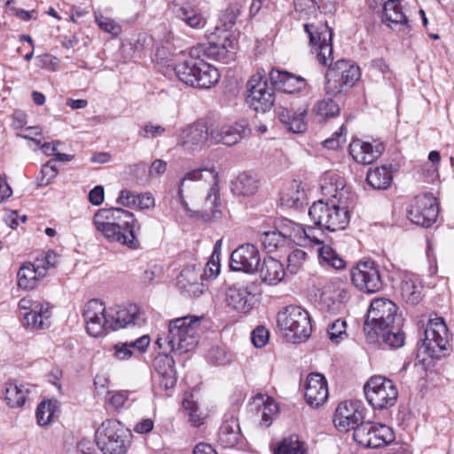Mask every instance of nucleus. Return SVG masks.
Wrapping results in <instances>:
<instances>
[{"label":"nucleus","instance_id":"obj_39","mask_svg":"<svg viewBox=\"0 0 454 454\" xmlns=\"http://www.w3.org/2000/svg\"><path fill=\"white\" fill-rule=\"evenodd\" d=\"M259 188L258 180L250 174L241 173L231 183V190L234 195L249 197L254 195Z\"/></svg>","mask_w":454,"mask_h":454},{"label":"nucleus","instance_id":"obj_52","mask_svg":"<svg viewBox=\"0 0 454 454\" xmlns=\"http://www.w3.org/2000/svg\"><path fill=\"white\" fill-rule=\"evenodd\" d=\"M327 333L333 342L339 343L347 337L346 322L341 319L335 320L328 326Z\"/></svg>","mask_w":454,"mask_h":454},{"label":"nucleus","instance_id":"obj_51","mask_svg":"<svg viewBox=\"0 0 454 454\" xmlns=\"http://www.w3.org/2000/svg\"><path fill=\"white\" fill-rule=\"evenodd\" d=\"M241 5L239 3L231 4L220 15V21L226 30L231 28L241 13Z\"/></svg>","mask_w":454,"mask_h":454},{"label":"nucleus","instance_id":"obj_34","mask_svg":"<svg viewBox=\"0 0 454 454\" xmlns=\"http://www.w3.org/2000/svg\"><path fill=\"white\" fill-rule=\"evenodd\" d=\"M258 270L262 281L270 286L281 282L286 275L283 264L272 257L264 258Z\"/></svg>","mask_w":454,"mask_h":454},{"label":"nucleus","instance_id":"obj_48","mask_svg":"<svg viewBox=\"0 0 454 454\" xmlns=\"http://www.w3.org/2000/svg\"><path fill=\"white\" fill-rule=\"evenodd\" d=\"M56 411V402L51 400L42 402L36 409V419L38 424L40 426L49 425Z\"/></svg>","mask_w":454,"mask_h":454},{"label":"nucleus","instance_id":"obj_37","mask_svg":"<svg viewBox=\"0 0 454 454\" xmlns=\"http://www.w3.org/2000/svg\"><path fill=\"white\" fill-rule=\"evenodd\" d=\"M281 205L287 207H300L306 202V193L301 182H291L281 192Z\"/></svg>","mask_w":454,"mask_h":454},{"label":"nucleus","instance_id":"obj_21","mask_svg":"<svg viewBox=\"0 0 454 454\" xmlns=\"http://www.w3.org/2000/svg\"><path fill=\"white\" fill-rule=\"evenodd\" d=\"M249 133L247 122L243 120L231 125L224 124L211 128L210 140L215 144L232 146Z\"/></svg>","mask_w":454,"mask_h":454},{"label":"nucleus","instance_id":"obj_18","mask_svg":"<svg viewBox=\"0 0 454 454\" xmlns=\"http://www.w3.org/2000/svg\"><path fill=\"white\" fill-rule=\"evenodd\" d=\"M351 279L361 291L376 293L382 287L380 271L374 262H360L351 270Z\"/></svg>","mask_w":454,"mask_h":454},{"label":"nucleus","instance_id":"obj_26","mask_svg":"<svg viewBox=\"0 0 454 454\" xmlns=\"http://www.w3.org/2000/svg\"><path fill=\"white\" fill-rule=\"evenodd\" d=\"M385 146L382 143H377L375 145L362 140H354L349 145V153L353 159L364 165L372 164L384 152Z\"/></svg>","mask_w":454,"mask_h":454},{"label":"nucleus","instance_id":"obj_2","mask_svg":"<svg viewBox=\"0 0 454 454\" xmlns=\"http://www.w3.org/2000/svg\"><path fill=\"white\" fill-rule=\"evenodd\" d=\"M309 35L312 51L317 52V59L323 66L330 65L325 74V90L330 96H337L353 87L360 78V69L349 61L340 59L333 62V31L326 23L304 24Z\"/></svg>","mask_w":454,"mask_h":454},{"label":"nucleus","instance_id":"obj_38","mask_svg":"<svg viewBox=\"0 0 454 454\" xmlns=\"http://www.w3.org/2000/svg\"><path fill=\"white\" fill-rule=\"evenodd\" d=\"M200 57L192 54V48L190 51L188 59L178 63L175 67V73L178 79L187 85L192 86L196 81L197 67Z\"/></svg>","mask_w":454,"mask_h":454},{"label":"nucleus","instance_id":"obj_63","mask_svg":"<svg viewBox=\"0 0 454 454\" xmlns=\"http://www.w3.org/2000/svg\"><path fill=\"white\" fill-rule=\"evenodd\" d=\"M41 173L43 176V179L44 178L46 179V181H45L46 184L51 179H53L58 174V169H57L56 162L54 161V160H50L47 163H45L41 169Z\"/></svg>","mask_w":454,"mask_h":454},{"label":"nucleus","instance_id":"obj_43","mask_svg":"<svg viewBox=\"0 0 454 454\" xmlns=\"http://www.w3.org/2000/svg\"><path fill=\"white\" fill-rule=\"evenodd\" d=\"M278 228L284 239H290L302 246V235H306L305 228L302 225L285 218L280 220Z\"/></svg>","mask_w":454,"mask_h":454},{"label":"nucleus","instance_id":"obj_49","mask_svg":"<svg viewBox=\"0 0 454 454\" xmlns=\"http://www.w3.org/2000/svg\"><path fill=\"white\" fill-rule=\"evenodd\" d=\"M183 406L185 411H188L189 421L194 426L199 427L203 424L205 419V415L200 410V407L197 403L189 397L184 398L183 401Z\"/></svg>","mask_w":454,"mask_h":454},{"label":"nucleus","instance_id":"obj_45","mask_svg":"<svg viewBox=\"0 0 454 454\" xmlns=\"http://www.w3.org/2000/svg\"><path fill=\"white\" fill-rule=\"evenodd\" d=\"M176 16L191 27H200L205 23L202 15L197 10L189 5L179 7L176 11Z\"/></svg>","mask_w":454,"mask_h":454},{"label":"nucleus","instance_id":"obj_33","mask_svg":"<svg viewBox=\"0 0 454 454\" xmlns=\"http://www.w3.org/2000/svg\"><path fill=\"white\" fill-rule=\"evenodd\" d=\"M153 367L161 378L160 385L166 389L174 387L176 377L173 358L166 354H159L153 360Z\"/></svg>","mask_w":454,"mask_h":454},{"label":"nucleus","instance_id":"obj_13","mask_svg":"<svg viewBox=\"0 0 454 454\" xmlns=\"http://www.w3.org/2000/svg\"><path fill=\"white\" fill-rule=\"evenodd\" d=\"M22 325L33 330H43L51 325V307L49 302L29 296L19 301Z\"/></svg>","mask_w":454,"mask_h":454},{"label":"nucleus","instance_id":"obj_7","mask_svg":"<svg viewBox=\"0 0 454 454\" xmlns=\"http://www.w3.org/2000/svg\"><path fill=\"white\" fill-rule=\"evenodd\" d=\"M129 430L118 420L106 419L95 433V441L104 454H125L129 446Z\"/></svg>","mask_w":454,"mask_h":454},{"label":"nucleus","instance_id":"obj_55","mask_svg":"<svg viewBox=\"0 0 454 454\" xmlns=\"http://www.w3.org/2000/svg\"><path fill=\"white\" fill-rule=\"evenodd\" d=\"M96 23L104 31L117 35L121 33V27L112 19L96 14Z\"/></svg>","mask_w":454,"mask_h":454},{"label":"nucleus","instance_id":"obj_29","mask_svg":"<svg viewBox=\"0 0 454 454\" xmlns=\"http://www.w3.org/2000/svg\"><path fill=\"white\" fill-rule=\"evenodd\" d=\"M382 21L392 29L406 31L408 20L403 12L400 0H387L383 6Z\"/></svg>","mask_w":454,"mask_h":454},{"label":"nucleus","instance_id":"obj_57","mask_svg":"<svg viewBox=\"0 0 454 454\" xmlns=\"http://www.w3.org/2000/svg\"><path fill=\"white\" fill-rule=\"evenodd\" d=\"M208 358L220 365L227 364L231 360V356L220 347H213L208 352Z\"/></svg>","mask_w":454,"mask_h":454},{"label":"nucleus","instance_id":"obj_54","mask_svg":"<svg viewBox=\"0 0 454 454\" xmlns=\"http://www.w3.org/2000/svg\"><path fill=\"white\" fill-rule=\"evenodd\" d=\"M307 254L299 248L294 249L287 257V269L294 274L296 273L306 260Z\"/></svg>","mask_w":454,"mask_h":454},{"label":"nucleus","instance_id":"obj_24","mask_svg":"<svg viewBox=\"0 0 454 454\" xmlns=\"http://www.w3.org/2000/svg\"><path fill=\"white\" fill-rule=\"evenodd\" d=\"M308 114L306 106H300L295 112L279 106L277 108V115L284 127L293 133H303L307 129V121L305 117Z\"/></svg>","mask_w":454,"mask_h":454},{"label":"nucleus","instance_id":"obj_44","mask_svg":"<svg viewBox=\"0 0 454 454\" xmlns=\"http://www.w3.org/2000/svg\"><path fill=\"white\" fill-rule=\"evenodd\" d=\"M339 113V106L330 98L318 101L313 107V114L318 122L333 118L338 115Z\"/></svg>","mask_w":454,"mask_h":454},{"label":"nucleus","instance_id":"obj_20","mask_svg":"<svg viewBox=\"0 0 454 454\" xmlns=\"http://www.w3.org/2000/svg\"><path fill=\"white\" fill-rule=\"evenodd\" d=\"M260 261L261 257L257 247L252 244H244L231 253L230 268L233 271L252 274L258 270Z\"/></svg>","mask_w":454,"mask_h":454},{"label":"nucleus","instance_id":"obj_16","mask_svg":"<svg viewBox=\"0 0 454 454\" xmlns=\"http://www.w3.org/2000/svg\"><path fill=\"white\" fill-rule=\"evenodd\" d=\"M247 101L256 112H266L272 107L275 101L274 90L262 75H253L247 82Z\"/></svg>","mask_w":454,"mask_h":454},{"label":"nucleus","instance_id":"obj_64","mask_svg":"<svg viewBox=\"0 0 454 454\" xmlns=\"http://www.w3.org/2000/svg\"><path fill=\"white\" fill-rule=\"evenodd\" d=\"M129 394L127 391H119L113 394L109 398V403L115 409L122 408L127 402Z\"/></svg>","mask_w":454,"mask_h":454},{"label":"nucleus","instance_id":"obj_61","mask_svg":"<svg viewBox=\"0 0 454 454\" xmlns=\"http://www.w3.org/2000/svg\"><path fill=\"white\" fill-rule=\"evenodd\" d=\"M294 9L301 13L309 14L317 11L314 0H294Z\"/></svg>","mask_w":454,"mask_h":454},{"label":"nucleus","instance_id":"obj_59","mask_svg":"<svg viewBox=\"0 0 454 454\" xmlns=\"http://www.w3.org/2000/svg\"><path fill=\"white\" fill-rule=\"evenodd\" d=\"M35 262L38 266L44 269L45 275L50 268L55 267L58 263V254L53 251H48L43 257L36 258Z\"/></svg>","mask_w":454,"mask_h":454},{"label":"nucleus","instance_id":"obj_27","mask_svg":"<svg viewBox=\"0 0 454 454\" xmlns=\"http://www.w3.org/2000/svg\"><path fill=\"white\" fill-rule=\"evenodd\" d=\"M346 296L347 292L340 287L339 283L330 282L322 289L319 305L330 313H336L340 310Z\"/></svg>","mask_w":454,"mask_h":454},{"label":"nucleus","instance_id":"obj_47","mask_svg":"<svg viewBox=\"0 0 454 454\" xmlns=\"http://www.w3.org/2000/svg\"><path fill=\"white\" fill-rule=\"evenodd\" d=\"M318 255L323 262L333 269L341 270L345 268L344 260L330 246H321L318 248Z\"/></svg>","mask_w":454,"mask_h":454},{"label":"nucleus","instance_id":"obj_30","mask_svg":"<svg viewBox=\"0 0 454 454\" xmlns=\"http://www.w3.org/2000/svg\"><path fill=\"white\" fill-rule=\"evenodd\" d=\"M422 284L419 278L411 272L402 275L400 292L403 300L411 305L418 304L422 299Z\"/></svg>","mask_w":454,"mask_h":454},{"label":"nucleus","instance_id":"obj_11","mask_svg":"<svg viewBox=\"0 0 454 454\" xmlns=\"http://www.w3.org/2000/svg\"><path fill=\"white\" fill-rule=\"evenodd\" d=\"M367 402L374 410H384L394 406L398 390L394 382L382 376L372 377L364 387Z\"/></svg>","mask_w":454,"mask_h":454},{"label":"nucleus","instance_id":"obj_10","mask_svg":"<svg viewBox=\"0 0 454 454\" xmlns=\"http://www.w3.org/2000/svg\"><path fill=\"white\" fill-rule=\"evenodd\" d=\"M234 39L226 29L216 27L207 35V43L192 47V54L197 57H207L216 60H226L234 53Z\"/></svg>","mask_w":454,"mask_h":454},{"label":"nucleus","instance_id":"obj_46","mask_svg":"<svg viewBox=\"0 0 454 454\" xmlns=\"http://www.w3.org/2000/svg\"><path fill=\"white\" fill-rule=\"evenodd\" d=\"M275 454H307V452L298 436L291 435L280 442Z\"/></svg>","mask_w":454,"mask_h":454},{"label":"nucleus","instance_id":"obj_31","mask_svg":"<svg viewBox=\"0 0 454 454\" xmlns=\"http://www.w3.org/2000/svg\"><path fill=\"white\" fill-rule=\"evenodd\" d=\"M250 410L262 418V423L269 427L278 408L274 399L267 395L257 394L250 403Z\"/></svg>","mask_w":454,"mask_h":454},{"label":"nucleus","instance_id":"obj_9","mask_svg":"<svg viewBox=\"0 0 454 454\" xmlns=\"http://www.w3.org/2000/svg\"><path fill=\"white\" fill-rule=\"evenodd\" d=\"M277 324L286 336L294 340L307 339L312 330L309 313L299 306L290 305L279 311Z\"/></svg>","mask_w":454,"mask_h":454},{"label":"nucleus","instance_id":"obj_4","mask_svg":"<svg viewBox=\"0 0 454 454\" xmlns=\"http://www.w3.org/2000/svg\"><path fill=\"white\" fill-rule=\"evenodd\" d=\"M135 217L121 207L98 209L93 216V224L109 242H117L130 248H137Z\"/></svg>","mask_w":454,"mask_h":454},{"label":"nucleus","instance_id":"obj_40","mask_svg":"<svg viewBox=\"0 0 454 454\" xmlns=\"http://www.w3.org/2000/svg\"><path fill=\"white\" fill-rule=\"evenodd\" d=\"M381 341L390 348H398L404 345L405 335L400 329L399 322L386 330H378L374 341Z\"/></svg>","mask_w":454,"mask_h":454},{"label":"nucleus","instance_id":"obj_5","mask_svg":"<svg viewBox=\"0 0 454 454\" xmlns=\"http://www.w3.org/2000/svg\"><path fill=\"white\" fill-rule=\"evenodd\" d=\"M203 317L185 316L170 321L168 333L159 336L155 344L160 349L182 355L192 351L199 341L200 326Z\"/></svg>","mask_w":454,"mask_h":454},{"label":"nucleus","instance_id":"obj_1","mask_svg":"<svg viewBox=\"0 0 454 454\" xmlns=\"http://www.w3.org/2000/svg\"><path fill=\"white\" fill-rule=\"evenodd\" d=\"M177 197L192 217L209 222L222 217L219 176L215 168H196L181 179Z\"/></svg>","mask_w":454,"mask_h":454},{"label":"nucleus","instance_id":"obj_50","mask_svg":"<svg viewBox=\"0 0 454 454\" xmlns=\"http://www.w3.org/2000/svg\"><path fill=\"white\" fill-rule=\"evenodd\" d=\"M261 241L264 248L271 253L282 245L285 239L278 228L274 231L263 232L261 236Z\"/></svg>","mask_w":454,"mask_h":454},{"label":"nucleus","instance_id":"obj_23","mask_svg":"<svg viewBox=\"0 0 454 454\" xmlns=\"http://www.w3.org/2000/svg\"><path fill=\"white\" fill-rule=\"evenodd\" d=\"M305 398L311 407H319L328 398V387L320 373H310L306 380Z\"/></svg>","mask_w":454,"mask_h":454},{"label":"nucleus","instance_id":"obj_32","mask_svg":"<svg viewBox=\"0 0 454 454\" xmlns=\"http://www.w3.org/2000/svg\"><path fill=\"white\" fill-rule=\"evenodd\" d=\"M44 277V269L38 266L35 262H25L17 274L18 286L24 290H32L37 286L38 282Z\"/></svg>","mask_w":454,"mask_h":454},{"label":"nucleus","instance_id":"obj_12","mask_svg":"<svg viewBox=\"0 0 454 454\" xmlns=\"http://www.w3.org/2000/svg\"><path fill=\"white\" fill-rule=\"evenodd\" d=\"M448 329L442 317L430 319L419 350L431 358L441 359L448 354Z\"/></svg>","mask_w":454,"mask_h":454},{"label":"nucleus","instance_id":"obj_6","mask_svg":"<svg viewBox=\"0 0 454 454\" xmlns=\"http://www.w3.org/2000/svg\"><path fill=\"white\" fill-rule=\"evenodd\" d=\"M397 306L387 298H376L371 302L364 325V332L369 341H374L378 330H386L400 321Z\"/></svg>","mask_w":454,"mask_h":454},{"label":"nucleus","instance_id":"obj_36","mask_svg":"<svg viewBox=\"0 0 454 454\" xmlns=\"http://www.w3.org/2000/svg\"><path fill=\"white\" fill-rule=\"evenodd\" d=\"M197 67L196 81L192 87H198L201 89H209L213 87L220 79V74L218 70L212 65L207 63L203 57L200 58Z\"/></svg>","mask_w":454,"mask_h":454},{"label":"nucleus","instance_id":"obj_28","mask_svg":"<svg viewBox=\"0 0 454 454\" xmlns=\"http://www.w3.org/2000/svg\"><path fill=\"white\" fill-rule=\"evenodd\" d=\"M254 296L248 286L235 284L230 286L226 292V302L234 309L247 313L253 306Z\"/></svg>","mask_w":454,"mask_h":454},{"label":"nucleus","instance_id":"obj_8","mask_svg":"<svg viewBox=\"0 0 454 454\" xmlns=\"http://www.w3.org/2000/svg\"><path fill=\"white\" fill-rule=\"evenodd\" d=\"M309 215L315 224L329 231L344 230L350 220L349 211L344 206L324 203L319 200L312 204Z\"/></svg>","mask_w":454,"mask_h":454},{"label":"nucleus","instance_id":"obj_41","mask_svg":"<svg viewBox=\"0 0 454 454\" xmlns=\"http://www.w3.org/2000/svg\"><path fill=\"white\" fill-rule=\"evenodd\" d=\"M369 185L376 190L387 189L393 180V173L390 167L381 166L369 169L366 176Z\"/></svg>","mask_w":454,"mask_h":454},{"label":"nucleus","instance_id":"obj_60","mask_svg":"<svg viewBox=\"0 0 454 454\" xmlns=\"http://www.w3.org/2000/svg\"><path fill=\"white\" fill-rule=\"evenodd\" d=\"M137 200V194L134 192L129 191V190H122L121 191L119 197L117 198V203L127 207H136V201Z\"/></svg>","mask_w":454,"mask_h":454},{"label":"nucleus","instance_id":"obj_42","mask_svg":"<svg viewBox=\"0 0 454 454\" xmlns=\"http://www.w3.org/2000/svg\"><path fill=\"white\" fill-rule=\"evenodd\" d=\"M29 390L27 387L18 386L14 383L7 384L4 400L11 408L22 407L28 398Z\"/></svg>","mask_w":454,"mask_h":454},{"label":"nucleus","instance_id":"obj_35","mask_svg":"<svg viewBox=\"0 0 454 454\" xmlns=\"http://www.w3.org/2000/svg\"><path fill=\"white\" fill-rule=\"evenodd\" d=\"M241 438L240 427L237 419L231 417L221 425L218 432V442L224 448H232Z\"/></svg>","mask_w":454,"mask_h":454},{"label":"nucleus","instance_id":"obj_22","mask_svg":"<svg viewBox=\"0 0 454 454\" xmlns=\"http://www.w3.org/2000/svg\"><path fill=\"white\" fill-rule=\"evenodd\" d=\"M203 275L201 265L191 264L184 267L177 278L179 289L191 296H200L203 293Z\"/></svg>","mask_w":454,"mask_h":454},{"label":"nucleus","instance_id":"obj_3","mask_svg":"<svg viewBox=\"0 0 454 454\" xmlns=\"http://www.w3.org/2000/svg\"><path fill=\"white\" fill-rule=\"evenodd\" d=\"M82 316L87 332L93 337L101 336L108 330L139 324L142 320V313L136 304L106 309L105 304L98 299H92L85 304Z\"/></svg>","mask_w":454,"mask_h":454},{"label":"nucleus","instance_id":"obj_17","mask_svg":"<svg viewBox=\"0 0 454 454\" xmlns=\"http://www.w3.org/2000/svg\"><path fill=\"white\" fill-rule=\"evenodd\" d=\"M365 408L361 402L345 401L340 403L334 414L333 422L340 431L355 429L364 424Z\"/></svg>","mask_w":454,"mask_h":454},{"label":"nucleus","instance_id":"obj_56","mask_svg":"<svg viewBox=\"0 0 454 454\" xmlns=\"http://www.w3.org/2000/svg\"><path fill=\"white\" fill-rule=\"evenodd\" d=\"M346 143V128L342 125L339 131H336L332 137L324 141L325 147L332 150L339 148Z\"/></svg>","mask_w":454,"mask_h":454},{"label":"nucleus","instance_id":"obj_53","mask_svg":"<svg viewBox=\"0 0 454 454\" xmlns=\"http://www.w3.org/2000/svg\"><path fill=\"white\" fill-rule=\"evenodd\" d=\"M321 226L305 228L306 235H302V246L315 244L322 246L324 243V232Z\"/></svg>","mask_w":454,"mask_h":454},{"label":"nucleus","instance_id":"obj_19","mask_svg":"<svg viewBox=\"0 0 454 454\" xmlns=\"http://www.w3.org/2000/svg\"><path fill=\"white\" fill-rule=\"evenodd\" d=\"M210 132L203 122H193L185 126L177 137L176 145L183 150L192 153L207 145Z\"/></svg>","mask_w":454,"mask_h":454},{"label":"nucleus","instance_id":"obj_62","mask_svg":"<svg viewBox=\"0 0 454 454\" xmlns=\"http://www.w3.org/2000/svg\"><path fill=\"white\" fill-rule=\"evenodd\" d=\"M136 207H138L140 209H149L154 207V198L152 196V194L146 192V193H140L137 194V200H136Z\"/></svg>","mask_w":454,"mask_h":454},{"label":"nucleus","instance_id":"obj_15","mask_svg":"<svg viewBox=\"0 0 454 454\" xmlns=\"http://www.w3.org/2000/svg\"><path fill=\"white\" fill-rule=\"evenodd\" d=\"M439 207L430 193L416 196L407 210L408 218L415 224L430 227L437 219Z\"/></svg>","mask_w":454,"mask_h":454},{"label":"nucleus","instance_id":"obj_58","mask_svg":"<svg viewBox=\"0 0 454 454\" xmlns=\"http://www.w3.org/2000/svg\"><path fill=\"white\" fill-rule=\"evenodd\" d=\"M269 337V331L263 326H258L252 333V343L256 348H262L268 343Z\"/></svg>","mask_w":454,"mask_h":454},{"label":"nucleus","instance_id":"obj_14","mask_svg":"<svg viewBox=\"0 0 454 454\" xmlns=\"http://www.w3.org/2000/svg\"><path fill=\"white\" fill-rule=\"evenodd\" d=\"M354 440L366 448H380L395 440L393 430L384 424L365 422L355 429Z\"/></svg>","mask_w":454,"mask_h":454},{"label":"nucleus","instance_id":"obj_25","mask_svg":"<svg viewBox=\"0 0 454 454\" xmlns=\"http://www.w3.org/2000/svg\"><path fill=\"white\" fill-rule=\"evenodd\" d=\"M270 80L273 87L286 93L299 92L307 85L306 80L301 76L278 69H272L270 72Z\"/></svg>","mask_w":454,"mask_h":454}]
</instances>
